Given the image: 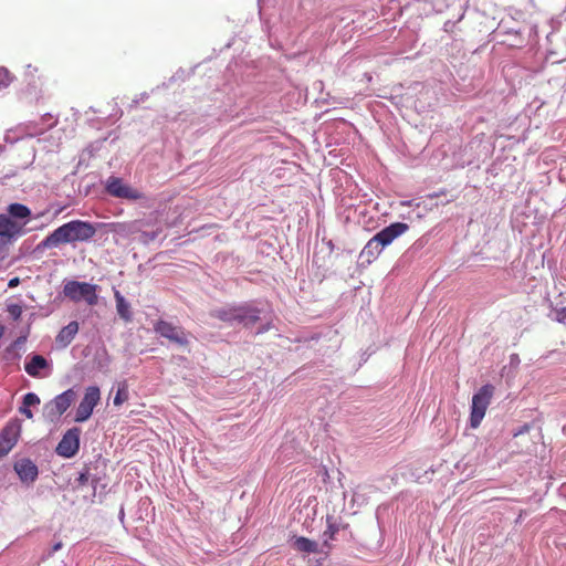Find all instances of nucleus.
Wrapping results in <instances>:
<instances>
[{"label": "nucleus", "instance_id": "obj_20", "mask_svg": "<svg viewBox=\"0 0 566 566\" xmlns=\"http://www.w3.org/2000/svg\"><path fill=\"white\" fill-rule=\"evenodd\" d=\"M241 310H238V306L217 308L211 312V316L226 323H232L237 322V314Z\"/></svg>", "mask_w": 566, "mask_h": 566}, {"label": "nucleus", "instance_id": "obj_26", "mask_svg": "<svg viewBox=\"0 0 566 566\" xmlns=\"http://www.w3.org/2000/svg\"><path fill=\"white\" fill-rule=\"evenodd\" d=\"M39 403H40V398L34 392H28L23 397V402H22L23 406L31 407V406H36Z\"/></svg>", "mask_w": 566, "mask_h": 566}, {"label": "nucleus", "instance_id": "obj_33", "mask_svg": "<svg viewBox=\"0 0 566 566\" xmlns=\"http://www.w3.org/2000/svg\"><path fill=\"white\" fill-rule=\"evenodd\" d=\"M119 517L123 520L124 517V509L122 507L120 511H119Z\"/></svg>", "mask_w": 566, "mask_h": 566}, {"label": "nucleus", "instance_id": "obj_15", "mask_svg": "<svg viewBox=\"0 0 566 566\" xmlns=\"http://www.w3.org/2000/svg\"><path fill=\"white\" fill-rule=\"evenodd\" d=\"M238 310H241L237 314V322L243 324L244 326H252L260 319V311L255 307H251L249 305L238 306Z\"/></svg>", "mask_w": 566, "mask_h": 566}, {"label": "nucleus", "instance_id": "obj_32", "mask_svg": "<svg viewBox=\"0 0 566 566\" xmlns=\"http://www.w3.org/2000/svg\"><path fill=\"white\" fill-rule=\"evenodd\" d=\"M446 192H447V191H446L444 189H442V190H440V191H438V192H434V193L429 195V198H431V199H433V198H438V197H440V196L446 195Z\"/></svg>", "mask_w": 566, "mask_h": 566}, {"label": "nucleus", "instance_id": "obj_14", "mask_svg": "<svg viewBox=\"0 0 566 566\" xmlns=\"http://www.w3.org/2000/svg\"><path fill=\"white\" fill-rule=\"evenodd\" d=\"M14 471L22 482H33L38 474L35 462H14Z\"/></svg>", "mask_w": 566, "mask_h": 566}, {"label": "nucleus", "instance_id": "obj_28", "mask_svg": "<svg viewBox=\"0 0 566 566\" xmlns=\"http://www.w3.org/2000/svg\"><path fill=\"white\" fill-rule=\"evenodd\" d=\"M556 321L560 324L566 325V306L556 310Z\"/></svg>", "mask_w": 566, "mask_h": 566}, {"label": "nucleus", "instance_id": "obj_27", "mask_svg": "<svg viewBox=\"0 0 566 566\" xmlns=\"http://www.w3.org/2000/svg\"><path fill=\"white\" fill-rule=\"evenodd\" d=\"M11 82L10 73L7 69L0 67V90L9 86Z\"/></svg>", "mask_w": 566, "mask_h": 566}, {"label": "nucleus", "instance_id": "obj_5", "mask_svg": "<svg viewBox=\"0 0 566 566\" xmlns=\"http://www.w3.org/2000/svg\"><path fill=\"white\" fill-rule=\"evenodd\" d=\"M105 189L108 195L119 199L139 200L145 197L143 192L125 184L122 178L114 176L106 180Z\"/></svg>", "mask_w": 566, "mask_h": 566}, {"label": "nucleus", "instance_id": "obj_3", "mask_svg": "<svg viewBox=\"0 0 566 566\" xmlns=\"http://www.w3.org/2000/svg\"><path fill=\"white\" fill-rule=\"evenodd\" d=\"M495 391V387L491 384L482 386L476 394L472 397L470 426L471 428H478L491 403Z\"/></svg>", "mask_w": 566, "mask_h": 566}, {"label": "nucleus", "instance_id": "obj_8", "mask_svg": "<svg viewBox=\"0 0 566 566\" xmlns=\"http://www.w3.org/2000/svg\"><path fill=\"white\" fill-rule=\"evenodd\" d=\"M154 329L161 337H165V338L169 339L170 342H174L181 346L188 345V339H187L185 331L181 327L175 326L167 321L159 319L154 325Z\"/></svg>", "mask_w": 566, "mask_h": 566}, {"label": "nucleus", "instance_id": "obj_7", "mask_svg": "<svg viewBox=\"0 0 566 566\" xmlns=\"http://www.w3.org/2000/svg\"><path fill=\"white\" fill-rule=\"evenodd\" d=\"M21 431L18 421H10L0 432V458L6 457L17 444Z\"/></svg>", "mask_w": 566, "mask_h": 566}, {"label": "nucleus", "instance_id": "obj_31", "mask_svg": "<svg viewBox=\"0 0 566 566\" xmlns=\"http://www.w3.org/2000/svg\"><path fill=\"white\" fill-rule=\"evenodd\" d=\"M19 284H20V279L15 276L9 281L8 286L12 289V287L18 286Z\"/></svg>", "mask_w": 566, "mask_h": 566}, {"label": "nucleus", "instance_id": "obj_12", "mask_svg": "<svg viewBox=\"0 0 566 566\" xmlns=\"http://www.w3.org/2000/svg\"><path fill=\"white\" fill-rule=\"evenodd\" d=\"M49 368V361L42 355H33L24 365V370L28 375L34 378H42L45 375L41 370Z\"/></svg>", "mask_w": 566, "mask_h": 566}, {"label": "nucleus", "instance_id": "obj_2", "mask_svg": "<svg viewBox=\"0 0 566 566\" xmlns=\"http://www.w3.org/2000/svg\"><path fill=\"white\" fill-rule=\"evenodd\" d=\"M409 229L407 223L395 222L376 233L360 251V259L370 264L387 245Z\"/></svg>", "mask_w": 566, "mask_h": 566}, {"label": "nucleus", "instance_id": "obj_16", "mask_svg": "<svg viewBox=\"0 0 566 566\" xmlns=\"http://www.w3.org/2000/svg\"><path fill=\"white\" fill-rule=\"evenodd\" d=\"M20 233V224L13 221L8 214H0V237L12 239Z\"/></svg>", "mask_w": 566, "mask_h": 566}, {"label": "nucleus", "instance_id": "obj_18", "mask_svg": "<svg viewBox=\"0 0 566 566\" xmlns=\"http://www.w3.org/2000/svg\"><path fill=\"white\" fill-rule=\"evenodd\" d=\"M114 297L116 302V311L119 317L126 323L132 322L133 313L130 310V304L125 300L119 291H115Z\"/></svg>", "mask_w": 566, "mask_h": 566}, {"label": "nucleus", "instance_id": "obj_1", "mask_svg": "<svg viewBox=\"0 0 566 566\" xmlns=\"http://www.w3.org/2000/svg\"><path fill=\"white\" fill-rule=\"evenodd\" d=\"M96 233L95 227L88 221L72 220L56 228L52 233L45 237L39 249H53L61 244L74 243L76 241H88Z\"/></svg>", "mask_w": 566, "mask_h": 566}, {"label": "nucleus", "instance_id": "obj_4", "mask_svg": "<svg viewBox=\"0 0 566 566\" xmlns=\"http://www.w3.org/2000/svg\"><path fill=\"white\" fill-rule=\"evenodd\" d=\"M63 294L73 302L85 301L88 305H95L98 301L97 285L87 282L67 281Z\"/></svg>", "mask_w": 566, "mask_h": 566}, {"label": "nucleus", "instance_id": "obj_29", "mask_svg": "<svg viewBox=\"0 0 566 566\" xmlns=\"http://www.w3.org/2000/svg\"><path fill=\"white\" fill-rule=\"evenodd\" d=\"M20 413L24 415L28 419H31L33 417L32 411L30 410V407L21 406L19 409Z\"/></svg>", "mask_w": 566, "mask_h": 566}, {"label": "nucleus", "instance_id": "obj_30", "mask_svg": "<svg viewBox=\"0 0 566 566\" xmlns=\"http://www.w3.org/2000/svg\"><path fill=\"white\" fill-rule=\"evenodd\" d=\"M62 546H63V544H62V542H61V541H60V542H56V543L52 546V548H51V551L49 552L48 556H52L55 552H57L59 549H61V548H62Z\"/></svg>", "mask_w": 566, "mask_h": 566}, {"label": "nucleus", "instance_id": "obj_11", "mask_svg": "<svg viewBox=\"0 0 566 566\" xmlns=\"http://www.w3.org/2000/svg\"><path fill=\"white\" fill-rule=\"evenodd\" d=\"M75 391L67 389L64 392L57 395L52 401V412L57 416H62L75 400Z\"/></svg>", "mask_w": 566, "mask_h": 566}, {"label": "nucleus", "instance_id": "obj_23", "mask_svg": "<svg viewBox=\"0 0 566 566\" xmlns=\"http://www.w3.org/2000/svg\"><path fill=\"white\" fill-rule=\"evenodd\" d=\"M327 530L324 532L323 537V547H329L328 541L334 538V535L338 532L339 527L335 523L333 516H327Z\"/></svg>", "mask_w": 566, "mask_h": 566}, {"label": "nucleus", "instance_id": "obj_13", "mask_svg": "<svg viewBox=\"0 0 566 566\" xmlns=\"http://www.w3.org/2000/svg\"><path fill=\"white\" fill-rule=\"evenodd\" d=\"M78 332V323L73 321L70 322L66 326H64L55 337V343L57 347L65 348L71 344L74 339L75 335Z\"/></svg>", "mask_w": 566, "mask_h": 566}, {"label": "nucleus", "instance_id": "obj_22", "mask_svg": "<svg viewBox=\"0 0 566 566\" xmlns=\"http://www.w3.org/2000/svg\"><path fill=\"white\" fill-rule=\"evenodd\" d=\"M9 217L25 219L30 217L31 210L22 203H11L8 207Z\"/></svg>", "mask_w": 566, "mask_h": 566}, {"label": "nucleus", "instance_id": "obj_19", "mask_svg": "<svg viewBox=\"0 0 566 566\" xmlns=\"http://www.w3.org/2000/svg\"><path fill=\"white\" fill-rule=\"evenodd\" d=\"M77 485L74 488L75 490H83L86 483L91 482L92 484V500L95 497L96 494V483L98 482V479L96 476H93L90 472V467H85V469L80 472L78 478L76 479Z\"/></svg>", "mask_w": 566, "mask_h": 566}, {"label": "nucleus", "instance_id": "obj_21", "mask_svg": "<svg viewBox=\"0 0 566 566\" xmlns=\"http://www.w3.org/2000/svg\"><path fill=\"white\" fill-rule=\"evenodd\" d=\"M294 547L300 552L305 553H318L323 552V548L319 549V545L317 542L308 539L306 537H297L294 542Z\"/></svg>", "mask_w": 566, "mask_h": 566}, {"label": "nucleus", "instance_id": "obj_10", "mask_svg": "<svg viewBox=\"0 0 566 566\" xmlns=\"http://www.w3.org/2000/svg\"><path fill=\"white\" fill-rule=\"evenodd\" d=\"M532 426L526 423L513 437L516 440L515 444L521 449L522 453L532 454L536 450L537 442L528 439L526 436L530 433Z\"/></svg>", "mask_w": 566, "mask_h": 566}, {"label": "nucleus", "instance_id": "obj_6", "mask_svg": "<svg viewBox=\"0 0 566 566\" xmlns=\"http://www.w3.org/2000/svg\"><path fill=\"white\" fill-rule=\"evenodd\" d=\"M101 400V391L99 388L96 386L87 387L85 390V395L77 406L76 413H75V421L83 422L87 420L95 406Z\"/></svg>", "mask_w": 566, "mask_h": 566}, {"label": "nucleus", "instance_id": "obj_24", "mask_svg": "<svg viewBox=\"0 0 566 566\" xmlns=\"http://www.w3.org/2000/svg\"><path fill=\"white\" fill-rule=\"evenodd\" d=\"M128 399V391L125 387H120L117 389L116 395L114 397V405L120 406L124 401Z\"/></svg>", "mask_w": 566, "mask_h": 566}, {"label": "nucleus", "instance_id": "obj_17", "mask_svg": "<svg viewBox=\"0 0 566 566\" xmlns=\"http://www.w3.org/2000/svg\"><path fill=\"white\" fill-rule=\"evenodd\" d=\"M416 467L411 469V476L418 483H426L431 480L434 469L428 465V462H416Z\"/></svg>", "mask_w": 566, "mask_h": 566}, {"label": "nucleus", "instance_id": "obj_9", "mask_svg": "<svg viewBox=\"0 0 566 566\" xmlns=\"http://www.w3.org/2000/svg\"><path fill=\"white\" fill-rule=\"evenodd\" d=\"M80 436L78 428L67 430L56 447L57 454L64 458L73 457L80 447Z\"/></svg>", "mask_w": 566, "mask_h": 566}, {"label": "nucleus", "instance_id": "obj_25", "mask_svg": "<svg viewBox=\"0 0 566 566\" xmlns=\"http://www.w3.org/2000/svg\"><path fill=\"white\" fill-rule=\"evenodd\" d=\"M7 312L14 321H18L22 315V307L19 304H9Z\"/></svg>", "mask_w": 566, "mask_h": 566}]
</instances>
